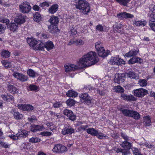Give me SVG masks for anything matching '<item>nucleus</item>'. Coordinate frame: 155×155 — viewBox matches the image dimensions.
Returning <instances> with one entry per match:
<instances>
[{
  "mask_svg": "<svg viewBox=\"0 0 155 155\" xmlns=\"http://www.w3.org/2000/svg\"><path fill=\"white\" fill-rule=\"evenodd\" d=\"M67 147L61 144H57L54 145L52 149L53 152L61 154L67 151Z\"/></svg>",
  "mask_w": 155,
  "mask_h": 155,
  "instance_id": "7",
  "label": "nucleus"
},
{
  "mask_svg": "<svg viewBox=\"0 0 155 155\" xmlns=\"http://www.w3.org/2000/svg\"><path fill=\"white\" fill-rule=\"evenodd\" d=\"M1 97L4 101L9 102L12 101L14 98L12 95L8 94H2L1 95Z\"/></svg>",
  "mask_w": 155,
  "mask_h": 155,
  "instance_id": "31",
  "label": "nucleus"
},
{
  "mask_svg": "<svg viewBox=\"0 0 155 155\" xmlns=\"http://www.w3.org/2000/svg\"><path fill=\"white\" fill-rule=\"evenodd\" d=\"M117 17L120 19L132 18L134 17V15L126 12H120L117 14Z\"/></svg>",
  "mask_w": 155,
  "mask_h": 155,
  "instance_id": "15",
  "label": "nucleus"
},
{
  "mask_svg": "<svg viewBox=\"0 0 155 155\" xmlns=\"http://www.w3.org/2000/svg\"><path fill=\"white\" fill-rule=\"evenodd\" d=\"M26 17L21 14H17L14 19V22L18 25L23 24L25 21Z\"/></svg>",
  "mask_w": 155,
  "mask_h": 155,
  "instance_id": "9",
  "label": "nucleus"
},
{
  "mask_svg": "<svg viewBox=\"0 0 155 155\" xmlns=\"http://www.w3.org/2000/svg\"><path fill=\"white\" fill-rule=\"evenodd\" d=\"M18 106L19 109L24 111H30L34 109V107L30 104H20Z\"/></svg>",
  "mask_w": 155,
  "mask_h": 155,
  "instance_id": "18",
  "label": "nucleus"
},
{
  "mask_svg": "<svg viewBox=\"0 0 155 155\" xmlns=\"http://www.w3.org/2000/svg\"><path fill=\"white\" fill-rule=\"evenodd\" d=\"M132 150L134 155H143L141 153L140 151L137 148L133 147Z\"/></svg>",
  "mask_w": 155,
  "mask_h": 155,
  "instance_id": "49",
  "label": "nucleus"
},
{
  "mask_svg": "<svg viewBox=\"0 0 155 155\" xmlns=\"http://www.w3.org/2000/svg\"><path fill=\"white\" fill-rule=\"evenodd\" d=\"M120 95L122 99L127 101H135L137 100L136 98L131 94L127 95L126 94L123 93L121 94Z\"/></svg>",
  "mask_w": 155,
  "mask_h": 155,
  "instance_id": "17",
  "label": "nucleus"
},
{
  "mask_svg": "<svg viewBox=\"0 0 155 155\" xmlns=\"http://www.w3.org/2000/svg\"><path fill=\"white\" fill-rule=\"evenodd\" d=\"M128 77L131 79H138V76L133 71H130L126 73Z\"/></svg>",
  "mask_w": 155,
  "mask_h": 155,
  "instance_id": "38",
  "label": "nucleus"
},
{
  "mask_svg": "<svg viewBox=\"0 0 155 155\" xmlns=\"http://www.w3.org/2000/svg\"><path fill=\"white\" fill-rule=\"evenodd\" d=\"M146 24L147 22L145 20L136 21L134 22V25L137 26H144Z\"/></svg>",
  "mask_w": 155,
  "mask_h": 155,
  "instance_id": "41",
  "label": "nucleus"
},
{
  "mask_svg": "<svg viewBox=\"0 0 155 155\" xmlns=\"http://www.w3.org/2000/svg\"><path fill=\"white\" fill-rule=\"evenodd\" d=\"M109 62L111 64L118 66L122 65L125 64V61L120 58L119 57L118 55L116 57H111Z\"/></svg>",
  "mask_w": 155,
  "mask_h": 155,
  "instance_id": "6",
  "label": "nucleus"
},
{
  "mask_svg": "<svg viewBox=\"0 0 155 155\" xmlns=\"http://www.w3.org/2000/svg\"><path fill=\"white\" fill-rule=\"evenodd\" d=\"M64 67H65V71L66 72H69L74 71L77 68V66L75 65L71 64L65 65Z\"/></svg>",
  "mask_w": 155,
  "mask_h": 155,
  "instance_id": "25",
  "label": "nucleus"
},
{
  "mask_svg": "<svg viewBox=\"0 0 155 155\" xmlns=\"http://www.w3.org/2000/svg\"><path fill=\"white\" fill-rule=\"evenodd\" d=\"M115 1L120 5L124 6H127V3L130 1V0H115Z\"/></svg>",
  "mask_w": 155,
  "mask_h": 155,
  "instance_id": "46",
  "label": "nucleus"
},
{
  "mask_svg": "<svg viewBox=\"0 0 155 155\" xmlns=\"http://www.w3.org/2000/svg\"><path fill=\"white\" fill-rule=\"evenodd\" d=\"M142 59L139 57L135 56L131 58L128 61V63L129 64H132L136 63H141L142 61Z\"/></svg>",
  "mask_w": 155,
  "mask_h": 155,
  "instance_id": "22",
  "label": "nucleus"
},
{
  "mask_svg": "<svg viewBox=\"0 0 155 155\" xmlns=\"http://www.w3.org/2000/svg\"><path fill=\"white\" fill-rule=\"evenodd\" d=\"M33 17L34 18V20L37 22H40L42 18L43 15L40 14L39 12H35L33 15Z\"/></svg>",
  "mask_w": 155,
  "mask_h": 155,
  "instance_id": "26",
  "label": "nucleus"
},
{
  "mask_svg": "<svg viewBox=\"0 0 155 155\" xmlns=\"http://www.w3.org/2000/svg\"><path fill=\"white\" fill-rule=\"evenodd\" d=\"M0 144L2 147L5 148H8L10 146V145L5 142H0Z\"/></svg>",
  "mask_w": 155,
  "mask_h": 155,
  "instance_id": "64",
  "label": "nucleus"
},
{
  "mask_svg": "<svg viewBox=\"0 0 155 155\" xmlns=\"http://www.w3.org/2000/svg\"><path fill=\"white\" fill-rule=\"evenodd\" d=\"M98 130L93 128H89L87 129V132L89 134L95 136L97 134Z\"/></svg>",
  "mask_w": 155,
  "mask_h": 155,
  "instance_id": "39",
  "label": "nucleus"
},
{
  "mask_svg": "<svg viewBox=\"0 0 155 155\" xmlns=\"http://www.w3.org/2000/svg\"><path fill=\"white\" fill-rule=\"evenodd\" d=\"M50 2L45 1L43 2L40 3L39 6L42 8H44L45 7H48L50 6Z\"/></svg>",
  "mask_w": 155,
  "mask_h": 155,
  "instance_id": "48",
  "label": "nucleus"
},
{
  "mask_svg": "<svg viewBox=\"0 0 155 155\" xmlns=\"http://www.w3.org/2000/svg\"><path fill=\"white\" fill-rule=\"evenodd\" d=\"M12 113L14 117L16 120H21L23 117L22 114L15 110H13Z\"/></svg>",
  "mask_w": 155,
  "mask_h": 155,
  "instance_id": "36",
  "label": "nucleus"
},
{
  "mask_svg": "<svg viewBox=\"0 0 155 155\" xmlns=\"http://www.w3.org/2000/svg\"><path fill=\"white\" fill-rule=\"evenodd\" d=\"M69 33L70 36L75 35L77 33L76 29L73 26L69 28Z\"/></svg>",
  "mask_w": 155,
  "mask_h": 155,
  "instance_id": "43",
  "label": "nucleus"
},
{
  "mask_svg": "<svg viewBox=\"0 0 155 155\" xmlns=\"http://www.w3.org/2000/svg\"><path fill=\"white\" fill-rule=\"evenodd\" d=\"M48 27L50 30V32L52 34H54L59 32L60 30L58 29V25H50Z\"/></svg>",
  "mask_w": 155,
  "mask_h": 155,
  "instance_id": "29",
  "label": "nucleus"
},
{
  "mask_svg": "<svg viewBox=\"0 0 155 155\" xmlns=\"http://www.w3.org/2000/svg\"><path fill=\"white\" fill-rule=\"evenodd\" d=\"M8 90L13 94H16L18 92V90L14 85L9 84L8 86Z\"/></svg>",
  "mask_w": 155,
  "mask_h": 155,
  "instance_id": "27",
  "label": "nucleus"
},
{
  "mask_svg": "<svg viewBox=\"0 0 155 155\" xmlns=\"http://www.w3.org/2000/svg\"><path fill=\"white\" fill-rule=\"evenodd\" d=\"M116 92L118 93L123 94L124 90V89L120 85L116 86L115 88Z\"/></svg>",
  "mask_w": 155,
  "mask_h": 155,
  "instance_id": "47",
  "label": "nucleus"
},
{
  "mask_svg": "<svg viewBox=\"0 0 155 155\" xmlns=\"http://www.w3.org/2000/svg\"><path fill=\"white\" fill-rule=\"evenodd\" d=\"M131 143L126 141H124L121 144V146L124 149V150L129 152V150L131 148Z\"/></svg>",
  "mask_w": 155,
  "mask_h": 155,
  "instance_id": "28",
  "label": "nucleus"
},
{
  "mask_svg": "<svg viewBox=\"0 0 155 155\" xmlns=\"http://www.w3.org/2000/svg\"><path fill=\"white\" fill-rule=\"evenodd\" d=\"M66 103L68 106L72 107L74 105L75 103V101L73 99L69 98L67 100Z\"/></svg>",
  "mask_w": 155,
  "mask_h": 155,
  "instance_id": "45",
  "label": "nucleus"
},
{
  "mask_svg": "<svg viewBox=\"0 0 155 155\" xmlns=\"http://www.w3.org/2000/svg\"><path fill=\"white\" fill-rule=\"evenodd\" d=\"M38 45L35 47L34 49L35 50L43 51L44 49L45 44H44L41 41L38 40Z\"/></svg>",
  "mask_w": 155,
  "mask_h": 155,
  "instance_id": "35",
  "label": "nucleus"
},
{
  "mask_svg": "<svg viewBox=\"0 0 155 155\" xmlns=\"http://www.w3.org/2000/svg\"><path fill=\"white\" fill-rule=\"evenodd\" d=\"M98 61V59L96 53L91 51L80 58L78 64L79 66L84 68L87 66L86 63L90 61L91 63L88 66H90L95 64Z\"/></svg>",
  "mask_w": 155,
  "mask_h": 155,
  "instance_id": "1",
  "label": "nucleus"
},
{
  "mask_svg": "<svg viewBox=\"0 0 155 155\" xmlns=\"http://www.w3.org/2000/svg\"><path fill=\"white\" fill-rule=\"evenodd\" d=\"M88 127L87 125H81L78 128V130L79 131L87 130V128Z\"/></svg>",
  "mask_w": 155,
  "mask_h": 155,
  "instance_id": "59",
  "label": "nucleus"
},
{
  "mask_svg": "<svg viewBox=\"0 0 155 155\" xmlns=\"http://www.w3.org/2000/svg\"><path fill=\"white\" fill-rule=\"evenodd\" d=\"M132 93L134 96H135L137 97L142 98L148 94V91L146 89L140 88L134 90L132 91Z\"/></svg>",
  "mask_w": 155,
  "mask_h": 155,
  "instance_id": "4",
  "label": "nucleus"
},
{
  "mask_svg": "<svg viewBox=\"0 0 155 155\" xmlns=\"http://www.w3.org/2000/svg\"><path fill=\"white\" fill-rule=\"evenodd\" d=\"M58 8L59 5L57 4H53L49 8L48 12L49 13L53 15L58 11Z\"/></svg>",
  "mask_w": 155,
  "mask_h": 155,
  "instance_id": "20",
  "label": "nucleus"
},
{
  "mask_svg": "<svg viewBox=\"0 0 155 155\" xmlns=\"http://www.w3.org/2000/svg\"><path fill=\"white\" fill-rule=\"evenodd\" d=\"M116 152L117 153H121L123 155H127L129 153L128 151H125V150L121 148H117Z\"/></svg>",
  "mask_w": 155,
  "mask_h": 155,
  "instance_id": "54",
  "label": "nucleus"
},
{
  "mask_svg": "<svg viewBox=\"0 0 155 155\" xmlns=\"http://www.w3.org/2000/svg\"><path fill=\"white\" fill-rule=\"evenodd\" d=\"M8 137L10 138L11 139H12L14 140H17L18 139V135H15L13 134L9 135Z\"/></svg>",
  "mask_w": 155,
  "mask_h": 155,
  "instance_id": "63",
  "label": "nucleus"
},
{
  "mask_svg": "<svg viewBox=\"0 0 155 155\" xmlns=\"http://www.w3.org/2000/svg\"><path fill=\"white\" fill-rule=\"evenodd\" d=\"M20 9L23 13H28L31 10V7L30 3L27 2H25L19 5Z\"/></svg>",
  "mask_w": 155,
  "mask_h": 155,
  "instance_id": "8",
  "label": "nucleus"
},
{
  "mask_svg": "<svg viewBox=\"0 0 155 155\" xmlns=\"http://www.w3.org/2000/svg\"><path fill=\"white\" fill-rule=\"evenodd\" d=\"M120 135L122 138L124 139L125 141H127L129 140L128 137L124 133L121 132L120 133Z\"/></svg>",
  "mask_w": 155,
  "mask_h": 155,
  "instance_id": "61",
  "label": "nucleus"
},
{
  "mask_svg": "<svg viewBox=\"0 0 155 155\" xmlns=\"http://www.w3.org/2000/svg\"><path fill=\"white\" fill-rule=\"evenodd\" d=\"M59 21V19L57 16L52 15L48 21L51 25H58Z\"/></svg>",
  "mask_w": 155,
  "mask_h": 155,
  "instance_id": "23",
  "label": "nucleus"
},
{
  "mask_svg": "<svg viewBox=\"0 0 155 155\" xmlns=\"http://www.w3.org/2000/svg\"><path fill=\"white\" fill-rule=\"evenodd\" d=\"M41 140L37 137H32L29 139V142L33 143L39 142Z\"/></svg>",
  "mask_w": 155,
  "mask_h": 155,
  "instance_id": "53",
  "label": "nucleus"
},
{
  "mask_svg": "<svg viewBox=\"0 0 155 155\" xmlns=\"http://www.w3.org/2000/svg\"><path fill=\"white\" fill-rule=\"evenodd\" d=\"M95 48L98 54L100 57L105 58L108 56L110 53L109 50L106 51L105 50L104 47L101 46L100 41L97 42L95 45Z\"/></svg>",
  "mask_w": 155,
  "mask_h": 155,
  "instance_id": "3",
  "label": "nucleus"
},
{
  "mask_svg": "<svg viewBox=\"0 0 155 155\" xmlns=\"http://www.w3.org/2000/svg\"><path fill=\"white\" fill-rule=\"evenodd\" d=\"M44 46L48 51H49L53 48L54 45L52 41H49L45 43Z\"/></svg>",
  "mask_w": 155,
  "mask_h": 155,
  "instance_id": "33",
  "label": "nucleus"
},
{
  "mask_svg": "<svg viewBox=\"0 0 155 155\" xmlns=\"http://www.w3.org/2000/svg\"><path fill=\"white\" fill-rule=\"evenodd\" d=\"M29 88L31 91H35L37 90L38 87L36 85L31 84L29 86Z\"/></svg>",
  "mask_w": 155,
  "mask_h": 155,
  "instance_id": "60",
  "label": "nucleus"
},
{
  "mask_svg": "<svg viewBox=\"0 0 155 155\" xmlns=\"http://www.w3.org/2000/svg\"><path fill=\"white\" fill-rule=\"evenodd\" d=\"M96 29L100 32L104 31L103 26L100 24L96 26Z\"/></svg>",
  "mask_w": 155,
  "mask_h": 155,
  "instance_id": "62",
  "label": "nucleus"
},
{
  "mask_svg": "<svg viewBox=\"0 0 155 155\" xmlns=\"http://www.w3.org/2000/svg\"><path fill=\"white\" fill-rule=\"evenodd\" d=\"M122 113L125 116L133 118L136 120L139 119L140 118V114L137 111L129 109H123L121 108L119 109Z\"/></svg>",
  "mask_w": 155,
  "mask_h": 155,
  "instance_id": "2",
  "label": "nucleus"
},
{
  "mask_svg": "<svg viewBox=\"0 0 155 155\" xmlns=\"http://www.w3.org/2000/svg\"><path fill=\"white\" fill-rule=\"evenodd\" d=\"M40 134L42 136L48 137L52 135V133L51 132L48 131H44L41 132Z\"/></svg>",
  "mask_w": 155,
  "mask_h": 155,
  "instance_id": "56",
  "label": "nucleus"
},
{
  "mask_svg": "<svg viewBox=\"0 0 155 155\" xmlns=\"http://www.w3.org/2000/svg\"><path fill=\"white\" fill-rule=\"evenodd\" d=\"M62 106V104L60 101H56L53 104V107L55 108H59Z\"/></svg>",
  "mask_w": 155,
  "mask_h": 155,
  "instance_id": "58",
  "label": "nucleus"
},
{
  "mask_svg": "<svg viewBox=\"0 0 155 155\" xmlns=\"http://www.w3.org/2000/svg\"><path fill=\"white\" fill-rule=\"evenodd\" d=\"M66 96L69 97H75L78 96V93L76 91L72 90L68 91L66 93Z\"/></svg>",
  "mask_w": 155,
  "mask_h": 155,
  "instance_id": "34",
  "label": "nucleus"
},
{
  "mask_svg": "<svg viewBox=\"0 0 155 155\" xmlns=\"http://www.w3.org/2000/svg\"><path fill=\"white\" fill-rule=\"evenodd\" d=\"M85 0H76L75 2V5L76 8L81 11L82 5H83L84 2H85Z\"/></svg>",
  "mask_w": 155,
  "mask_h": 155,
  "instance_id": "30",
  "label": "nucleus"
},
{
  "mask_svg": "<svg viewBox=\"0 0 155 155\" xmlns=\"http://www.w3.org/2000/svg\"><path fill=\"white\" fill-rule=\"evenodd\" d=\"M138 51H137L134 48L130 51L128 52L125 53L124 57L127 58H130L131 57H134L137 55L138 53Z\"/></svg>",
  "mask_w": 155,
  "mask_h": 155,
  "instance_id": "24",
  "label": "nucleus"
},
{
  "mask_svg": "<svg viewBox=\"0 0 155 155\" xmlns=\"http://www.w3.org/2000/svg\"><path fill=\"white\" fill-rule=\"evenodd\" d=\"M1 54L3 58H8L10 56L11 52L8 50L3 49L1 51Z\"/></svg>",
  "mask_w": 155,
  "mask_h": 155,
  "instance_id": "37",
  "label": "nucleus"
},
{
  "mask_svg": "<svg viewBox=\"0 0 155 155\" xmlns=\"http://www.w3.org/2000/svg\"><path fill=\"white\" fill-rule=\"evenodd\" d=\"M90 7L89 3L87 1L82 5V8L81 10V12L84 15H88L89 13L90 12Z\"/></svg>",
  "mask_w": 155,
  "mask_h": 155,
  "instance_id": "14",
  "label": "nucleus"
},
{
  "mask_svg": "<svg viewBox=\"0 0 155 155\" xmlns=\"http://www.w3.org/2000/svg\"><path fill=\"white\" fill-rule=\"evenodd\" d=\"M125 76L124 73L116 74L114 79V82L118 84L123 82L125 81Z\"/></svg>",
  "mask_w": 155,
  "mask_h": 155,
  "instance_id": "13",
  "label": "nucleus"
},
{
  "mask_svg": "<svg viewBox=\"0 0 155 155\" xmlns=\"http://www.w3.org/2000/svg\"><path fill=\"white\" fill-rule=\"evenodd\" d=\"M149 25L152 30L155 31V21H149Z\"/></svg>",
  "mask_w": 155,
  "mask_h": 155,
  "instance_id": "51",
  "label": "nucleus"
},
{
  "mask_svg": "<svg viewBox=\"0 0 155 155\" xmlns=\"http://www.w3.org/2000/svg\"><path fill=\"white\" fill-rule=\"evenodd\" d=\"M79 97L81 98V100L87 105H89L91 104L92 99L91 97L87 93H83L81 94Z\"/></svg>",
  "mask_w": 155,
  "mask_h": 155,
  "instance_id": "11",
  "label": "nucleus"
},
{
  "mask_svg": "<svg viewBox=\"0 0 155 155\" xmlns=\"http://www.w3.org/2000/svg\"><path fill=\"white\" fill-rule=\"evenodd\" d=\"M28 132L25 130L21 129L18 131L16 135H18V137L25 138L28 136Z\"/></svg>",
  "mask_w": 155,
  "mask_h": 155,
  "instance_id": "32",
  "label": "nucleus"
},
{
  "mask_svg": "<svg viewBox=\"0 0 155 155\" xmlns=\"http://www.w3.org/2000/svg\"><path fill=\"white\" fill-rule=\"evenodd\" d=\"M63 114L71 121H74L76 119V116L71 110L65 109L63 111Z\"/></svg>",
  "mask_w": 155,
  "mask_h": 155,
  "instance_id": "12",
  "label": "nucleus"
},
{
  "mask_svg": "<svg viewBox=\"0 0 155 155\" xmlns=\"http://www.w3.org/2000/svg\"><path fill=\"white\" fill-rule=\"evenodd\" d=\"M26 41L28 44L31 47L33 48V49L38 44V40L32 37H28Z\"/></svg>",
  "mask_w": 155,
  "mask_h": 155,
  "instance_id": "16",
  "label": "nucleus"
},
{
  "mask_svg": "<svg viewBox=\"0 0 155 155\" xmlns=\"http://www.w3.org/2000/svg\"><path fill=\"white\" fill-rule=\"evenodd\" d=\"M75 132V130L72 126L69 124L64 125L63 128L62 129L61 134L64 135H70Z\"/></svg>",
  "mask_w": 155,
  "mask_h": 155,
  "instance_id": "5",
  "label": "nucleus"
},
{
  "mask_svg": "<svg viewBox=\"0 0 155 155\" xmlns=\"http://www.w3.org/2000/svg\"><path fill=\"white\" fill-rule=\"evenodd\" d=\"M149 78H148V77H147V79H140L138 81L139 84L142 87H143L146 86L147 84V80Z\"/></svg>",
  "mask_w": 155,
  "mask_h": 155,
  "instance_id": "42",
  "label": "nucleus"
},
{
  "mask_svg": "<svg viewBox=\"0 0 155 155\" xmlns=\"http://www.w3.org/2000/svg\"><path fill=\"white\" fill-rule=\"evenodd\" d=\"M13 76L16 78L21 82H24L27 81L28 80V77L22 73H18L17 71L14 72Z\"/></svg>",
  "mask_w": 155,
  "mask_h": 155,
  "instance_id": "10",
  "label": "nucleus"
},
{
  "mask_svg": "<svg viewBox=\"0 0 155 155\" xmlns=\"http://www.w3.org/2000/svg\"><path fill=\"white\" fill-rule=\"evenodd\" d=\"M149 21H155V13H149Z\"/></svg>",
  "mask_w": 155,
  "mask_h": 155,
  "instance_id": "55",
  "label": "nucleus"
},
{
  "mask_svg": "<svg viewBox=\"0 0 155 155\" xmlns=\"http://www.w3.org/2000/svg\"><path fill=\"white\" fill-rule=\"evenodd\" d=\"M0 22L5 23L6 25H8L9 23V20L8 19L4 17H0Z\"/></svg>",
  "mask_w": 155,
  "mask_h": 155,
  "instance_id": "52",
  "label": "nucleus"
},
{
  "mask_svg": "<svg viewBox=\"0 0 155 155\" xmlns=\"http://www.w3.org/2000/svg\"><path fill=\"white\" fill-rule=\"evenodd\" d=\"M44 128L42 125L33 124L30 127V130L33 132L36 133L38 131H41Z\"/></svg>",
  "mask_w": 155,
  "mask_h": 155,
  "instance_id": "19",
  "label": "nucleus"
},
{
  "mask_svg": "<svg viewBox=\"0 0 155 155\" xmlns=\"http://www.w3.org/2000/svg\"><path fill=\"white\" fill-rule=\"evenodd\" d=\"M7 28L12 32H15L18 30V25L15 22H11L7 25Z\"/></svg>",
  "mask_w": 155,
  "mask_h": 155,
  "instance_id": "21",
  "label": "nucleus"
},
{
  "mask_svg": "<svg viewBox=\"0 0 155 155\" xmlns=\"http://www.w3.org/2000/svg\"><path fill=\"white\" fill-rule=\"evenodd\" d=\"M27 73L29 76L32 78H35L38 76V73L31 69H28L27 71Z\"/></svg>",
  "mask_w": 155,
  "mask_h": 155,
  "instance_id": "40",
  "label": "nucleus"
},
{
  "mask_svg": "<svg viewBox=\"0 0 155 155\" xmlns=\"http://www.w3.org/2000/svg\"><path fill=\"white\" fill-rule=\"evenodd\" d=\"M145 124L146 126H150L151 125V119L149 116H144L143 117Z\"/></svg>",
  "mask_w": 155,
  "mask_h": 155,
  "instance_id": "44",
  "label": "nucleus"
},
{
  "mask_svg": "<svg viewBox=\"0 0 155 155\" xmlns=\"http://www.w3.org/2000/svg\"><path fill=\"white\" fill-rule=\"evenodd\" d=\"M150 11L149 13H155V5L153 4H151L149 6Z\"/></svg>",
  "mask_w": 155,
  "mask_h": 155,
  "instance_id": "57",
  "label": "nucleus"
},
{
  "mask_svg": "<svg viewBox=\"0 0 155 155\" xmlns=\"http://www.w3.org/2000/svg\"><path fill=\"white\" fill-rule=\"evenodd\" d=\"M95 136L97 137V138L99 139L102 140L103 139L104 137H106L105 134H104L101 132H98L97 131V134Z\"/></svg>",
  "mask_w": 155,
  "mask_h": 155,
  "instance_id": "50",
  "label": "nucleus"
}]
</instances>
